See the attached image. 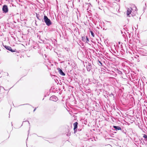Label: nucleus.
<instances>
[{
    "label": "nucleus",
    "mask_w": 147,
    "mask_h": 147,
    "mask_svg": "<svg viewBox=\"0 0 147 147\" xmlns=\"http://www.w3.org/2000/svg\"><path fill=\"white\" fill-rule=\"evenodd\" d=\"M82 1H81V0H80V2H82Z\"/></svg>",
    "instance_id": "2f4dec72"
},
{
    "label": "nucleus",
    "mask_w": 147,
    "mask_h": 147,
    "mask_svg": "<svg viewBox=\"0 0 147 147\" xmlns=\"http://www.w3.org/2000/svg\"><path fill=\"white\" fill-rule=\"evenodd\" d=\"M11 5H12V6H13H13L16 7V6L15 5H14L13 4H11Z\"/></svg>",
    "instance_id": "cd10ccee"
},
{
    "label": "nucleus",
    "mask_w": 147,
    "mask_h": 147,
    "mask_svg": "<svg viewBox=\"0 0 147 147\" xmlns=\"http://www.w3.org/2000/svg\"><path fill=\"white\" fill-rule=\"evenodd\" d=\"M43 20L47 26H49L51 25L52 22L45 15L44 16Z\"/></svg>",
    "instance_id": "f257e3e1"
},
{
    "label": "nucleus",
    "mask_w": 147,
    "mask_h": 147,
    "mask_svg": "<svg viewBox=\"0 0 147 147\" xmlns=\"http://www.w3.org/2000/svg\"><path fill=\"white\" fill-rule=\"evenodd\" d=\"M58 100V98L55 95L52 96L50 97L49 98V100L55 102L57 101Z\"/></svg>",
    "instance_id": "20e7f679"
},
{
    "label": "nucleus",
    "mask_w": 147,
    "mask_h": 147,
    "mask_svg": "<svg viewBox=\"0 0 147 147\" xmlns=\"http://www.w3.org/2000/svg\"><path fill=\"white\" fill-rule=\"evenodd\" d=\"M78 2H80V0H78ZM81 1H82V0H81Z\"/></svg>",
    "instance_id": "c756f323"
},
{
    "label": "nucleus",
    "mask_w": 147,
    "mask_h": 147,
    "mask_svg": "<svg viewBox=\"0 0 147 147\" xmlns=\"http://www.w3.org/2000/svg\"><path fill=\"white\" fill-rule=\"evenodd\" d=\"M57 69L58 70V71L61 75L62 76H65V74L63 71L61 69L59 68H58Z\"/></svg>",
    "instance_id": "6e6552de"
},
{
    "label": "nucleus",
    "mask_w": 147,
    "mask_h": 147,
    "mask_svg": "<svg viewBox=\"0 0 147 147\" xmlns=\"http://www.w3.org/2000/svg\"><path fill=\"white\" fill-rule=\"evenodd\" d=\"M78 123L77 122H76L74 123V133H76L77 131V128L78 127Z\"/></svg>",
    "instance_id": "423d86ee"
},
{
    "label": "nucleus",
    "mask_w": 147,
    "mask_h": 147,
    "mask_svg": "<svg viewBox=\"0 0 147 147\" xmlns=\"http://www.w3.org/2000/svg\"><path fill=\"white\" fill-rule=\"evenodd\" d=\"M131 9L128 8L127 10V16L129 17V15L130 14H131Z\"/></svg>",
    "instance_id": "9b49d317"
},
{
    "label": "nucleus",
    "mask_w": 147,
    "mask_h": 147,
    "mask_svg": "<svg viewBox=\"0 0 147 147\" xmlns=\"http://www.w3.org/2000/svg\"><path fill=\"white\" fill-rule=\"evenodd\" d=\"M70 135H71V132L70 131H69L67 133L66 135L67 136H69Z\"/></svg>",
    "instance_id": "6ab92c4d"
},
{
    "label": "nucleus",
    "mask_w": 147,
    "mask_h": 147,
    "mask_svg": "<svg viewBox=\"0 0 147 147\" xmlns=\"http://www.w3.org/2000/svg\"><path fill=\"white\" fill-rule=\"evenodd\" d=\"M76 63H74V61L73 62V64H72L71 66L73 68H75V67H76Z\"/></svg>",
    "instance_id": "dca6fc26"
},
{
    "label": "nucleus",
    "mask_w": 147,
    "mask_h": 147,
    "mask_svg": "<svg viewBox=\"0 0 147 147\" xmlns=\"http://www.w3.org/2000/svg\"><path fill=\"white\" fill-rule=\"evenodd\" d=\"M74 61L73 60H66V62L68 64L70 65L71 66L72 64H73V62Z\"/></svg>",
    "instance_id": "1a4fd4ad"
},
{
    "label": "nucleus",
    "mask_w": 147,
    "mask_h": 147,
    "mask_svg": "<svg viewBox=\"0 0 147 147\" xmlns=\"http://www.w3.org/2000/svg\"><path fill=\"white\" fill-rule=\"evenodd\" d=\"M37 37L40 40H41V39L40 38V35H39V34H38L37 35Z\"/></svg>",
    "instance_id": "412c9836"
},
{
    "label": "nucleus",
    "mask_w": 147,
    "mask_h": 147,
    "mask_svg": "<svg viewBox=\"0 0 147 147\" xmlns=\"http://www.w3.org/2000/svg\"><path fill=\"white\" fill-rule=\"evenodd\" d=\"M47 41H49V42H52V44L54 46H55L57 44V41L56 40L53 39V40L50 39L47 40Z\"/></svg>",
    "instance_id": "0eeeda50"
},
{
    "label": "nucleus",
    "mask_w": 147,
    "mask_h": 147,
    "mask_svg": "<svg viewBox=\"0 0 147 147\" xmlns=\"http://www.w3.org/2000/svg\"><path fill=\"white\" fill-rule=\"evenodd\" d=\"M90 32L92 37H94V34L93 32L92 31H90Z\"/></svg>",
    "instance_id": "a211bd4d"
},
{
    "label": "nucleus",
    "mask_w": 147,
    "mask_h": 147,
    "mask_svg": "<svg viewBox=\"0 0 147 147\" xmlns=\"http://www.w3.org/2000/svg\"><path fill=\"white\" fill-rule=\"evenodd\" d=\"M46 39V40H43L42 39L40 40V41H41V43H46L48 44V45L50 46V44L49 43V41H47Z\"/></svg>",
    "instance_id": "9d476101"
},
{
    "label": "nucleus",
    "mask_w": 147,
    "mask_h": 147,
    "mask_svg": "<svg viewBox=\"0 0 147 147\" xmlns=\"http://www.w3.org/2000/svg\"><path fill=\"white\" fill-rule=\"evenodd\" d=\"M86 68L88 71H90L91 69V65L90 63H88V66H86Z\"/></svg>",
    "instance_id": "f8f14e48"
},
{
    "label": "nucleus",
    "mask_w": 147,
    "mask_h": 147,
    "mask_svg": "<svg viewBox=\"0 0 147 147\" xmlns=\"http://www.w3.org/2000/svg\"><path fill=\"white\" fill-rule=\"evenodd\" d=\"M143 137L147 141V136L146 135L144 134Z\"/></svg>",
    "instance_id": "f3484780"
},
{
    "label": "nucleus",
    "mask_w": 147,
    "mask_h": 147,
    "mask_svg": "<svg viewBox=\"0 0 147 147\" xmlns=\"http://www.w3.org/2000/svg\"><path fill=\"white\" fill-rule=\"evenodd\" d=\"M36 109V108H35L33 110V112H34Z\"/></svg>",
    "instance_id": "393cba45"
},
{
    "label": "nucleus",
    "mask_w": 147,
    "mask_h": 147,
    "mask_svg": "<svg viewBox=\"0 0 147 147\" xmlns=\"http://www.w3.org/2000/svg\"><path fill=\"white\" fill-rule=\"evenodd\" d=\"M28 122V123H29V124H30V123L29 122V121H23V122Z\"/></svg>",
    "instance_id": "5701e85b"
},
{
    "label": "nucleus",
    "mask_w": 147,
    "mask_h": 147,
    "mask_svg": "<svg viewBox=\"0 0 147 147\" xmlns=\"http://www.w3.org/2000/svg\"><path fill=\"white\" fill-rule=\"evenodd\" d=\"M98 62L99 63H100V64L101 65H102V63L100 61H98Z\"/></svg>",
    "instance_id": "b1692460"
},
{
    "label": "nucleus",
    "mask_w": 147,
    "mask_h": 147,
    "mask_svg": "<svg viewBox=\"0 0 147 147\" xmlns=\"http://www.w3.org/2000/svg\"><path fill=\"white\" fill-rule=\"evenodd\" d=\"M81 129H78V131H81Z\"/></svg>",
    "instance_id": "a878e982"
},
{
    "label": "nucleus",
    "mask_w": 147,
    "mask_h": 147,
    "mask_svg": "<svg viewBox=\"0 0 147 147\" xmlns=\"http://www.w3.org/2000/svg\"><path fill=\"white\" fill-rule=\"evenodd\" d=\"M35 64H36V65H37L38 64V63H35Z\"/></svg>",
    "instance_id": "7c9ffc66"
},
{
    "label": "nucleus",
    "mask_w": 147,
    "mask_h": 147,
    "mask_svg": "<svg viewBox=\"0 0 147 147\" xmlns=\"http://www.w3.org/2000/svg\"><path fill=\"white\" fill-rule=\"evenodd\" d=\"M29 104H24V105H29Z\"/></svg>",
    "instance_id": "bb28decb"
},
{
    "label": "nucleus",
    "mask_w": 147,
    "mask_h": 147,
    "mask_svg": "<svg viewBox=\"0 0 147 147\" xmlns=\"http://www.w3.org/2000/svg\"><path fill=\"white\" fill-rule=\"evenodd\" d=\"M113 127L114 128H115L116 130H121V128L119 126H113Z\"/></svg>",
    "instance_id": "ddd939ff"
},
{
    "label": "nucleus",
    "mask_w": 147,
    "mask_h": 147,
    "mask_svg": "<svg viewBox=\"0 0 147 147\" xmlns=\"http://www.w3.org/2000/svg\"><path fill=\"white\" fill-rule=\"evenodd\" d=\"M86 42L88 43V42L89 41L88 38L86 36Z\"/></svg>",
    "instance_id": "aec40b11"
},
{
    "label": "nucleus",
    "mask_w": 147,
    "mask_h": 147,
    "mask_svg": "<svg viewBox=\"0 0 147 147\" xmlns=\"http://www.w3.org/2000/svg\"><path fill=\"white\" fill-rule=\"evenodd\" d=\"M80 43L81 44V45H80V46L82 47L83 46V43H82V42L81 41H80Z\"/></svg>",
    "instance_id": "4be33fe9"
},
{
    "label": "nucleus",
    "mask_w": 147,
    "mask_h": 147,
    "mask_svg": "<svg viewBox=\"0 0 147 147\" xmlns=\"http://www.w3.org/2000/svg\"><path fill=\"white\" fill-rule=\"evenodd\" d=\"M3 47L7 50H8L9 51H10L11 52H16V49H12L10 47L6 45H4L3 44Z\"/></svg>",
    "instance_id": "f03ea898"
},
{
    "label": "nucleus",
    "mask_w": 147,
    "mask_h": 147,
    "mask_svg": "<svg viewBox=\"0 0 147 147\" xmlns=\"http://www.w3.org/2000/svg\"><path fill=\"white\" fill-rule=\"evenodd\" d=\"M57 108V105H55L53 106L52 108V109L53 111H56Z\"/></svg>",
    "instance_id": "4468645a"
},
{
    "label": "nucleus",
    "mask_w": 147,
    "mask_h": 147,
    "mask_svg": "<svg viewBox=\"0 0 147 147\" xmlns=\"http://www.w3.org/2000/svg\"><path fill=\"white\" fill-rule=\"evenodd\" d=\"M36 17L39 20H40L41 19L40 18V17L39 16V14H37L36 13Z\"/></svg>",
    "instance_id": "2eb2a0df"
},
{
    "label": "nucleus",
    "mask_w": 147,
    "mask_h": 147,
    "mask_svg": "<svg viewBox=\"0 0 147 147\" xmlns=\"http://www.w3.org/2000/svg\"><path fill=\"white\" fill-rule=\"evenodd\" d=\"M83 52H82V51L81 50H79V51L78 52V56L79 59L80 60L79 58H82L83 57Z\"/></svg>",
    "instance_id": "39448f33"
},
{
    "label": "nucleus",
    "mask_w": 147,
    "mask_h": 147,
    "mask_svg": "<svg viewBox=\"0 0 147 147\" xmlns=\"http://www.w3.org/2000/svg\"><path fill=\"white\" fill-rule=\"evenodd\" d=\"M82 40H83V36L81 37Z\"/></svg>",
    "instance_id": "c85d7f7f"
},
{
    "label": "nucleus",
    "mask_w": 147,
    "mask_h": 147,
    "mask_svg": "<svg viewBox=\"0 0 147 147\" xmlns=\"http://www.w3.org/2000/svg\"><path fill=\"white\" fill-rule=\"evenodd\" d=\"M3 12L4 13H7L8 12V8L7 5H3L2 7Z\"/></svg>",
    "instance_id": "7ed1b4c3"
}]
</instances>
